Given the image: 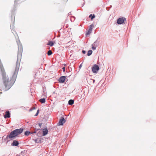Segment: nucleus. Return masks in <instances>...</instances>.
Instances as JSON below:
<instances>
[{"label":"nucleus","mask_w":156,"mask_h":156,"mask_svg":"<svg viewBox=\"0 0 156 156\" xmlns=\"http://www.w3.org/2000/svg\"><path fill=\"white\" fill-rule=\"evenodd\" d=\"M54 43L52 41H49L48 42V44H47V45H48L50 46H52L54 45Z\"/></svg>","instance_id":"nucleus-11"},{"label":"nucleus","mask_w":156,"mask_h":156,"mask_svg":"<svg viewBox=\"0 0 156 156\" xmlns=\"http://www.w3.org/2000/svg\"><path fill=\"white\" fill-rule=\"evenodd\" d=\"M94 27V25H93V24L91 25L90 26L89 29H90V30H92V28Z\"/></svg>","instance_id":"nucleus-18"},{"label":"nucleus","mask_w":156,"mask_h":156,"mask_svg":"<svg viewBox=\"0 0 156 156\" xmlns=\"http://www.w3.org/2000/svg\"><path fill=\"white\" fill-rule=\"evenodd\" d=\"M33 140H34L36 143H39L41 142V138H38L36 139Z\"/></svg>","instance_id":"nucleus-9"},{"label":"nucleus","mask_w":156,"mask_h":156,"mask_svg":"<svg viewBox=\"0 0 156 156\" xmlns=\"http://www.w3.org/2000/svg\"><path fill=\"white\" fill-rule=\"evenodd\" d=\"M66 77L65 76L61 77L58 80V81L60 83H63L66 80Z\"/></svg>","instance_id":"nucleus-6"},{"label":"nucleus","mask_w":156,"mask_h":156,"mask_svg":"<svg viewBox=\"0 0 156 156\" xmlns=\"http://www.w3.org/2000/svg\"><path fill=\"white\" fill-rule=\"evenodd\" d=\"M62 69H63V71L64 72L65 71V67H64L62 68Z\"/></svg>","instance_id":"nucleus-22"},{"label":"nucleus","mask_w":156,"mask_h":156,"mask_svg":"<svg viewBox=\"0 0 156 156\" xmlns=\"http://www.w3.org/2000/svg\"><path fill=\"white\" fill-rule=\"evenodd\" d=\"M89 17H91V20H92L95 17V16L94 15L92 16V14H90L89 16Z\"/></svg>","instance_id":"nucleus-17"},{"label":"nucleus","mask_w":156,"mask_h":156,"mask_svg":"<svg viewBox=\"0 0 156 156\" xmlns=\"http://www.w3.org/2000/svg\"><path fill=\"white\" fill-rule=\"evenodd\" d=\"M99 68L98 66L96 65H94L92 68V70L93 73H97L98 71Z\"/></svg>","instance_id":"nucleus-3"},{"label":"nucleus","mask_w":156,"mask_h":156,"mask_svg":"<svg viewBox=\"0 0 156 156\" xmlns=\"http://www.w3.org/2000/svg\"><path fill=\"white\" fill-rule=\"evenodd\" d=\"M92 49L94 50H95L96 49V47L94 46H93L92 47Z\"/></svg>","instance_id":"nucleus-21"},{"label":"nucleus","mask_w":156,"mask_h":156,"mask_svg":"<svg viewBox=\"0 0 156 156\" xmlns=\"http://www.w3.org/2000/svg\"><path fill=\"white\" fill-rule=\"evenodd\" d=\"M39 101L41 103H44L45 101V99L44 98H41L39 100Z\"/></svg>","instance_id":"nucleus-12"},{"label":"nucleus","mask_w":156,"mask_h":156,"mask_svg":"<svg viewBox=\"0 0 156 156\" xmlns=\"http://www.w3.org/2000/svg\"><path fill=\"white\" fill-rule=\"evenodd\" d=\"M82 52L83 54H85L86 53V51H82Z\"/></svg>","instance_id":"nucleus-24"},{"label":"nucleus","mask_w":156,"mask_h":156,"mask_svg":"<svg viewBox=\"0 0 156 156\" xmlns=\"http://www.w3.org/2000/svg\"><path fill=\"white\" fill-rule=\"evenodd\" d=\"M52 53L51 50H49L48 51L47 54L48 55H50L52 54Z\"/></svg>","instance_id":"nucleus-16"},{"label":"nucleus","mask_w":156,"mask_h":156,"mask_svg":"<svg viewBox=\"0 0 156 156\" xmlns=\"http://www.w3.org/2000/svg\"><path fill=\"white\" fill-rule=\"evenodd\" d=\"M92 30H90V29H89L88 31H89V32H89V33H87L86 35H87L88 34H90Z\"/></svg>","instance_id":"nucleus-19"},{"label":"nucleus","mask_w":156,"mask_h":156,"mask_svg":"<svg viewBox=\"0 0 156 156\" xmlns=\"http://www.w3.org/2000/svg\"><path fill=\"white\" fill-rule=\"evenodd\" d=\"M69 104L70 105H72L74 103V101L73 100L71 99L69 101Z\"/></svg>","instance_id":"nucleus-13"},{"label":"nucleus","mask_w":156,"mask_h":156,"mask_svg":"<svg viewBox=\"0 0 156 156\" xmlns=\"http://www.w3.org/2000/svg\"><path fill=\"white\" fill-rule=\"evenodd\" d=\"M19 143L17 141L14 140L13 141V143L12 144V146H17L19 145Z\"/></svg>","instance_id":"nucleus-10"},{"label":"nucleus","mask_w":156,"mask_h":156,"mask_svg":"<svg viewBox=\"0 0 156 156\" xmlns=\"http://www.w3.org/2000/svg\"><path fill=\"white\" fill-rule=\"evenodd\" d=\"M126 19L124 17L119 18L117 21V23L119 24H122L126 20Z\"/></svg>","instance_id":"nucleus-4"},{"label":"nucleus","mask_w":156,"mask_h":156,"mask_svg":"<svg viewBox=\"0 0 156 156\" xmlns=\"http://www.w3.org/2000/svg\"><path fill=\"white\" fill-rule=\"evenodd\" d=\"M23 52V48L22 45L18 46V50L17 54V58L16 63V66L13 77V79L9 78L5 72L3 65H0V69L2 72V75L3 83L5 87L1 86L0 87L5 90H7L10 88L13 84L16 78L20 66V62L21 59L22 55Z\"/></svg>","instance_id":"nucleus-1"},{"label":"nucleus","mask_w":156,"mask_h":156,"mask_svg":"<svg viewBox=\"0 0 156 156\" xmlns=\"http://www.w3.org/2000/svg\"><path fill=\"white\" fill-rule=\"evenodd\" d=\"M23 130V129L22 128L14 130L10 133L9 135L7 136V138L9 139H12L22 133Z\"/></svg>","instance_id":"nucleus-2"},{"label":"nucleus","mask_w":156,"mask_h":156,"mask_svg":"<svg viewBox=\"0 0 156 156\" xmlns=\"http://www.w3.org/2000/svg\"><path fill=\"white\" fill-rule=\"evenodd\" d=\"M92 51L91 50H89L88 51V53H87V55L88 56H90V55L92 54Z\"/></svg>","instance_id":"nucleus-15"},{"label":"nucleus","mask_w":156,"mask_h":156,"mask_svg":"<svg viewBox=\"0 0 156 156\" xmlns=\"http://www.w3.org/2000/svg\"><path fill=\"white\" fill-rule=\"evenodd\" d=\"M82 65L81 64L80 65V66H79V68H81V67H82Z\"/></svg>","instance_id":"nucleus-25"},{"label":"nucleus","mask_w":156,"mask_h":156,"mask_svg":"<svg viewBox=\"0 0 156 156\" xmlns=\"http://www.w3.org/2000/svg\"><path fill=\"white\" fill-rule=\"evenodd\" d=\"M30 133V132L28 131H26L25 132V136H28Z\"/></svg>","instance_id":"nucleus-14"},{"label":"nucleus","mask_w":156,"mask_h":156,"mask_svg":"<svg viewBox=\"0 0 156 156\" xmlns=\"http://www.w3.org/2000/svg\"><path fill=\"white\" fill-rule=\"evenodd\" d=\"M48 131L47 129H44L43 130V136H45L48 134Z\"/></svg>","instance_id":"nucleus-8"},{"label":"nucleus","mask_w":156,"mask_h":156,"mask_svg":"<svg viewBox=\"0 0 156 156\" xmlns=\"http://www.w3.org/2000/svg\"><path fill=\"white\" fill-rule=\"evenodd\" d=\"M4 117L5 118H9L10 117V115L9 111H8L5 112V114L4 116Z\"/></svg>","instance_id":"nucleus-7"},{"label":"nucleus","mask_w":156,"mask_h":156,"mask_svg":"<svg viewBox=\"0 0 156 156\" xmlns=\"http://www.w3.org/2000/svg\"><path fill=\"white\" fill-rule=\"evenodd\" d=\"M38 125H39V127H41V126L42 125V123H39Z\"/></svg>","instance_id":"nucleus-23"},{"label":"nucleus","mask_w":156,"mask_h":156,"mask_svg":"<svg viewBox=\"0 0 156 156\" xmlns=\"http://www.w3.org/2000/svg\"><path fill=\"white\" fill-rule=\"evenodd\" d=\"M89 32H89V31H88V32L87 33H89Z\"/></svg>","instance_id":"nucleus-26"},{"label":"nucleus","mask_w":156,"mask_h":156,"mask_svg":"<svg viewBox=\"0 0 156 156\" xmlns=\"http://www.w3.org/2000/svg\"><path fill=\"white\" fill-rule=\"evenodd\" d=\"M39 110H37V113H36V114L35 115V116H37V115H38V113H39Z\"/></svg>","instance_id":"nucleus-20"},{"label":"nucleus","mask_w":156,"mask_h":156,"mask_svg":"<svg viewBox=\"0 0 156 156\" xmlns=\"http://www.w3.org/2000/svg\"><path fill=\"white\" fill-rule=\"evenodd\" d=\"M65 120L64 118H61L58 123L59 125H62L65 122Z\"/></svg>","instance_id":"nucleus-5"}]
</instances>
